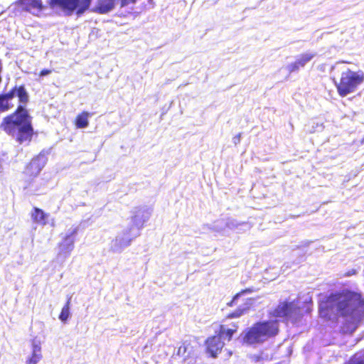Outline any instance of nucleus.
Here are the masks:
<instances>
[{
  "instance_id": "nucleus-11",
  "label": "nucleus",
  "mask_w": 364,
  "mask_h": 364,
  "mask_svg": "<svg viewBox=\"0 0 364 364\" xmlns=\"http://www.w3.org/2000/svg\"><path fill=\"white\" fill-rule=\"evenodd\" d=\"M78 232V228H73L70 232L63 237V242L59 244L60 247L64 252H70L73 248L75 237Z\"/></svg>"
},
{
  "instance_id": "nucleus-9",
  "label": "nucleus",
  "mask_w": 364,
  "mask_h": 364,
  "mask_svg": "<svg viewBox=\"0 0 364 364\" xmlns=\"http://www.w3.org/2000/svg\"><path fill=\"white\" fill-rule=\"evenodd\" d=\"M294 302L280 301L270 312L269 316L274 318H287L294 311Z\"/></svg>"
},
{
  "instance_id": "nucleus-4",
  "label": "nucleus",
  "mask_w": 364,
  "mask_h": 364,
  "mask_svg": "<svg viewBox=\"0 0 364 364\" xmlns=\"http://www.w3.org/2000/svg\"><path fill=\"white\" fill-rule=\"evenodd\" d=\"M238 326L235 323L232 328H227L225 325L221 324L215 334L208 336L204 341V350L209 358H216L221 353L225 342L223 340L230 341L233 334L237 331Z\"/></svg>"
},
{
  "instance_id": "nucleus-16",
  "label": "nucleus",
  "mask_w": 364,
  "mask_h": 364,
  "mask_svg": "<svg viewBox=\"0 0 364 364\" xmlns=\"http://www.w3.org/2000/svg\"><path fill=\"white\" fill-rule=\"evenodd\" d=\"M71 304V296H68L67 301L64 306L62 308L59 315V319L63 322H66L70 316V309Z\"/></svg>"
},
{
  "instance_id": "nucleus-6",
  "label": "nucleus",
  "mask_w": 364,
  "mask_h": 364,
  "mask_svg": "<svg viewBox=\"0 0 364 364\" xmlns=\"http://www.w3.org/2000/svg\"><path fill=\"white\" fill-rule=\"evenodd\" d=\"M92 0H48L50 9H59L67 16L75 14L77 16L83 15L90 8Z\"/></svg>"
},
{
  "instance_id": "nucleus-20",
  "label": "nucleus",
  "mask_w": 364,
  "mask_h": 364,
  "mask_svg": "<svg viewBox=\"0 0 364 364\" xmlns=\"http://www.w3.org/2000/svg\"><path fill=\"white\" fill-rule=\"evenodd\" d=\"M52 73V70H49V69H43L40 71V73H38V75L40 77H43L45 75H48L49 74H50Z\"/></svg>"
},
{
  "instance_id": "nucleus-17",
  "label": "nucleus",
  "mask_w": 364,
  "mask_h": 364,
  "mask_svg": "<svg viewBox=\"0 0 364 364\" xmlns=\"http://www.w3.org/2000/svg\"><path fill=\"white\" fill-rule=\"evenodd\" d=\"M346 364H364V350H360L353 354Z\"/></svg>"
},
{
  "instance_id": "nucleus-18",
  "label": "nucleus",
  "mask_w": 364,
  "mask_h": 364,
  "mask_svg": "<svg viewBox=\"0 0 364 364\" xmlns=\"http://www.w3.org/2000/svg\"><path fill=\"white\" fill-rule=\"evenodd\" d=\"M253 291V289L251 288H247L245 289H242L240 292L237 293L232 299L230 300V302H228L227 304L229 306H234L237 304V299L242 296L245 294H250Z\"/></svg>"
},
{
  "instance_id": "nucleus-15",
  "label": "nucleus",
  "mask_w": 364,
  "mask_h": 364,
  "mask_svg": "<svg viewBox=\"0 0 364 364\" xmlns=\"http://www.w3.org/2000/svg\"><path fill=\"white\" fill-rule=\"evenodd\" d=\"M90 116L91 114L86 111H83L78 114L74 120L75 127L77 129L87 127L89 124L88 119Z\"/></svg>"
},
{
  "instance_id": "nucleus-21",
  "label": "nucleus",
  "mask_w": 364,
  "mask_h": 364,
  "mask_svg": "<svg viewBox=\"0 0 364 364\" xmlns=\"http://www.w3.org/2000/svg\"><path fill=\"white\" fill-rule=\"evenodd\" d=\"M41 168H42V166L40 164L39 161L38 160H36V175L38 174V173L41 170Z\"/></svg>"
},
{
  "instance_id": "nucleus-7",
  "label": "nucleus",
  "mask_w": 364,
  "mask_h": 364,
  "mask_svg": "<svg viewBox=\"0 0 364 364\" xmlns=\"http://www.w3.org/2000/svg\"><path fill=\"white\" fill-rule=\"evenodd\" d=\"M141 0H97L92 11L99 14H106L112 11L119 1L120 8H126L129 5H134ZM149 2L152 0H147Z\"/></svg>"
},
{
  "instance_id": "nucleus-12",
  "label": "nucleus",
  "mask_w": 364,
  "mask_h": 364,
  "mask_svg": "<svg viewBox=\"0 0 364 364\" xmlns=\"http://www.w3.org/2000/svg\"><path fill=\"white\" fill-rule=\"evenodd\" d=\"M42 357L41 343L33 341L32 353L27 358L26 364H37Z\"/></svg>"
},
{
  "instance_id": "nucleus-22",
  "label": "nucleus",
  "mask_w": 364,
  "mask_h": 364,
  "mask_svg": "<svg viewBox=\"0 0 364 364\" xmlns=\"http://www.w3.org/2000/svg\"><path fill=\"white\" fill-rule=\"evenodd\" d=\"M33 165H34V163H33V162H31V163H30V164H29V165H28V168H33Z\"/></svg>"
},
{
  "instance_id": "nucleus-3",
  "label": "nucleus",
  "mask_w": 364,
  "mask_h": 364,
  "mask_svg": "<svg viewBox=\"0 0 364 364\" xmlns=\"http://www.w3.org/2000/svg\"><path fill=\"white\" fill-rule=\"evenodd\" d=\"M279 333L277 321H259L249 328L244 337L243 341L247 344L261 343Z\"/></svg>"
},
{
  "instance_id": "nucleus-19",
  "label": "nucleus",
  "mask_w": 364,
  "mask_h": 364,
  "mask_svg": "<svg viewBox=\"0 0 364 364\" xmlns=\"http://www.w3.org/2000/svg\"><path fill=\"white\" fill-rule=\"evenodd\" d=\"M248 307L245 308H238L235 309V311L230 312L227 315V318H239L242 315H243L247 310Z\"/></svg>"
},
{
  "instance_id": "nucleus-13",
  "label": "nucleus",
  "mask_w": 364,
  "mask_h": 364,
  "mask_svg": "<svg viewBox=\"0 0 364 364\" xmlns=\"http://www.w3.org/2000/svg\"><path fill=\"white\" fill-rule=\"evenodd\" d=\"M32 220L37 224L45 225L47 224L48 215L44 211L37 207H34L31 212Z\"/></svg>"
},
{
  "instance_id": "nucleus-8",
  "label": "nucleus",
  "mask_w": 364,
  "mask_h": 364,
  "mask_svg": "<svg viewBox=\"0 0 364 364\" xmlns=\"http://www.w3.org/2000/svg\"><path fill=\"white\" fill-rule=\"evenodd\" d=\"M15 5L21 11H26L36 16H40L46 8L42 0H17Z\"/></svg>"
},
{
  "instance_id": "nucleus-5",
  "label": "nucleus",
  "mask_w": 364,
  "mask_h": 364,
  "mask_svg": "<svg viewBox=\"0 0 364 364\" xmlns=\"http://www.w3.org/2000/svg\"><path fill=\"white\" fill-rule=\"evenodd\" d=\"M364 82V72L350 68L342 72L338 82L335 84L337 92L341 97L355 92Z\"/></svg>"
},
{
  "instance_id": "nucleus-10",
  "label": "nucleus",
  "mask_w": 364,
  "mask_h": 364,
  "mask_svg": "<svg viewBox=\"0 0 364 364\" xmlns=\"http://www.w3.org/2000/svg\"><path fill=\"white\" fill-rule=\"evenodd\" d=\"M315 56L314 53H306L299 55L294 62L290 63L287 66L289 73L297 72L301 68H304L307 63L311 61Z\"/></svg>"
},
{
  "instance_id": "nucleus-1",
  "label": "nucleus",
  "mask_w": 364,
  "mask_h": 364,
  "mask_svg": "<svg viewBox=\"0 0 364 364\" xmlns=\"http://www.w3.org/2000/svg\"><path fill=\"white\" fill-rule=\"evenodd\" d=\"M14 97H17L18 105L13 112L2 119L0 129L20 144L30 143L34 135V129L32 117L26 108L29 94L24 85H15L8 92L0 94V113L14 107Z\"/></svg>"
},
{
  "instance_id": "nucleus-2",
  "label": "nucleus",
  "mask_w": 364,
  "mask_h": 364,
  "mask_svg": "<svg viewBox=\"0 0 364 364\" xmlns=\"http://www.w3.org/2000/svg\"><path fill=\"white\" fill-rule=\"evenodd\" d=\"M333 309L338 316L349 319L343 326V332L352 333L364 318V297L359 291L343 289L330 294L318 302L321 318L330 320Z\"/></svg>"
},
{
  "instance_id": "nucleus-14",
  "label": "nucleus",
  "mask_w": 364,
  "mask_h": 364,
  "mask_svg": "<svg viewBox=\"0 0 364 364\" xmlns=\"http://www.w3.org/2000/svg\"><path fill=\"white\" fill-rule=\"evenodd\" d=\"M193 341L186 340L182 342L181 345L178 347V354L185 357H189L193 354L195 348L193 345Z\"/></svg>"
}]
</instances>
